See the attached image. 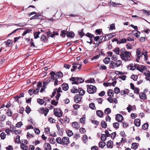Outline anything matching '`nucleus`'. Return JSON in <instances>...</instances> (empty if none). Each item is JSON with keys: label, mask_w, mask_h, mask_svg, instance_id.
I'll list each match as a JSON object with an SVG mask.
<instances>
[{"label": "nucleus", "mask_w": 150, "mask_h": 150, "mask_svg": "<svg viewBox=\"0 0 150 150\" xmlns=\"http://www.w3.org/2000/svg\"><path fill=\"white\" fill-rule=\"evenodd\" d=\"M87 91L90 94H93L96 92V88L95 86L91 85H87Z\"/></svg>", "instance_id": "f257e3e1"}, {"label": "nucleus", "mask_w": 150, "mask_h": 150, "mask_svg": "<svg viewBox=\"0 0 150 150\" xmlns=\"http://www.w3.org/2000/svg\"><path fill=\"white\" fill-rule=\"evenodd\" d=\"M72 68L71 69V71L72 72L74 71L77 69L78 70L81 69L82 66L81 64H79L77 62H75L72 64Z\"/></svg>", "instance_id": "f03ea898"}, {"label": "nucleus", "mask_w": 150, "mask_h": 150, "mask_svg": "<svg viewBox=\"0 0 150 150\" xmlns=\"http://www.w3.org/2000/svg\"><path fill=\"white\" fill-rule=\"evenodd\" d=\"M131 55L130 52L126 51L123 55H121V58L124 61H127L129 58H130Z\"/></svg>", "instance_id": "7ed1b4c3"}, {"label": "nucleus", "mask_w": 150, "mask_h": 150, "mask_svg": "<svg viewBox=\"0 0 150 150\" xmlns=\"http://www.w3.org/2000/svg\"><path fill=\"white\" fill-rule=\"evenodd\" d=\"M54 115L59 117H61L63 114L62 111L59 109L54 108Z\"/></svg>", "instance_id": "20e7f679"}, {"label": "nucleus", "mask_w": 150, "mask_h": 150, "mask_svg": "<svg viewBox=\"0 0 150 150\" xmlns=\"http://www.w3.org/2000/svg\"><path fill=\"white\" fill-rule=\"evenodd\" d=\"M39 112L41 114H44L45 116H46L48 112H49V110L47 108H45V109L44 108H41L38 110Z\"/></svg>", "instance_id": "39448f33"}, {"label": "nucleus", "mask_w": 150, "mask_h": 150, "mask_svg": "<svg viewBox=\"0 0 150 150\" xmlns=\"http://www.w3.org/2000/svg\"><path fill=\"white\" fill-rule=\"evenodd\" d=\"M69 143V138L67 137H64L62 139V144L67 145Z\"/></svg>", "instance_id": "423d86ee"}, {"label": "nucleus", "mask_w": 150, "mask_h": 150, "mask_svg": "<svg viewBox=\"0 0 150 150\" xmlns=\"http://www.w3.org/2000/svg\"><path fill=\"white\" fill-rule=\"evenodd\" d=\"M146 67L142 65L140 66H139L137 65V69L139 70V71L141 72H143V71L146 69Z\"/></svg>", "instance_id": "0eeeda50"}, {"label": "nucleus", "mask_w": 150, "mask_h": 150, "mask_svg": "<svg viewBox=\"0 0 150 150\" xmlns=\"http://www.w3.org/2000/svg\"><path fill=\"white\" fill-rule=\"evenodd\" d=\"M74 98L75 102L78 103L81 101L82 97L80 95L77 94L74 97Z\"/></svg>", "instance_id": "6e6552de"}, {"label": "nucleus", "mask_w": 150, "mask_h": 150, "mask_svg": "<svg viewBox=\"0 0 150 150\" xmlns=\"http://www.w3.org/2000/svg\"><path fill=\"white\" fill-rule=\"evenodd\" d=\"M116 119L118 122H121L123 120V117L122 115L117 114L116 116Z\"/></svg>", "instance_id": "1a4fd4ad"}, {"label": "nucleus", "mask_w": 150, "mask_h": 150, "mask_svg": "<svg viewBox=\"0 0 150 150\" xmlns=\"http://www.w3.org/2000/svg\"><path fill=\"white\" fill-rule=\"evenodd\" d=\"M140 98L142 100H145L146 98V96L144 93L141 92L139 93Z\"/></svg>", "instance_id": "9d476101"}, {"label": "nucleus", "mask_w": 150, "mask_h": 150, "mask_svg": "<svg viewBox=\"0 0 150 150\" xmlns=\"http://www.w3.org/2000/svg\"><path fill=\"white\" fill-rule=\"evenodd\" d=\"M6 47H10L12 45L13 41L10 40H8L6 41L5 42Z\"/></svg>", "instance_id": "9b49d317"}, {"label": "nucleus", "mask_w": 150, "mask_h": 150, "mask_svg": "<svg viewBox=\"0 0 150 150\" xmlns=\"http://www.w3.org/2000/svg\"><path fill=\"white\" fill-rule=\"evenodd\" d=\"M107 146L108 148H112L113 147V143L111 140L108 142Z\"/></svg>", "instance_id": "f8f14e48"}, {"label": "nucleus", "mask_w": 150, "mask_h": 150, "mask_svg": "<svg viewBox=\"0 0 150 150\" xmlns=\"http://www.w3.org/2000/svg\"><path fill=\"white\" fill-rule=\"evenodd\" d=\"M134 124L136 126L139 127L140 124V120L139 119H137L135 120Z\"/></svg>", "instance_id": "ddd939ff"}, {"label": "nucleus", "mask_w": 150, "mask_h": 150, "mask_svg": "<svg viewBox=\"0 0 150 150\" xmlns=\"http://www.w3.org/2000/svg\"><path fill=\"white\" fill-rule=\"evenodd\" d=\"M62 87L63 90L66 91L69 88V86L67 84H63L62 85Z\"/></svg>", "instance_id": "4468645a"}, {"label": "nucleus", "mask_w": 150, "mask_h": 150, "mask_svg": "<svg viewBox=\"0 0 150 150\" xmlns=\"http://www.w3.org/2000/svg\"><path fill=\"white\" fill-rule=\"evenodd\" d=\"M72 126L74 128L76 129H78L79 128V126L77 122H73Z\"/></svg>", "instance_id": "2eb2a0df"}, {"label": "nucleus", "mask_w": 150, "mask_h": 150, "mask_svg": "<svg viewBox=\"0 0 150 150\" xmlns=\"http://www.w3.org/2000/svg\"><path fill=\"white\" fill-rule=\"evenodd\" d=\"M96 113L98 116L100 117H102L103 116V113L100 110H98L96 111Z\"/></svg>", "instance_id": "dca6fc26"}, {"label": "nucleus", "mask_w": 150, "mask_h": 150, "mask_svg": "<svg viewBox=\"0 0 150 150\" xmlns=\"http://www.w3.org/2000/svg\"><path fill=\"white\" fill-rule=\"evenodd\" d=\"M111 5H111H112V6L114 7L116 6V5H121V4L120 3H116L113 1H110L109 2V5Z\"/></svg>", "instance_id": "f3484780"}, {"label": "nucleus", "mask_w": 150, "mask_h": 150, "mask_svg": "<svg viewBox=\"0 0 150 150\" xmlns=\"http://www.w3.org/2000/svg\"><path fill=\"white\" fill-rule=\"evenodd\" d=\"M142 54L141 51L139 50V49H137L136 52V55L138 59H139L142 56Z\"/></svg>", "instance_id": "a211bd4d"}, {"label": "nucleus", "mask_w": 150, "mask_h": 150, "mask_svg": "<svg viewBox=\"0 0 150 150\" xmlns=\"http://www.w3.org/2000/svg\"><path fill=\"white\" fill-rule=\"evenodd\" d=\"M132 33L133 35L137 37L139 36L140 33L137 30H133Z\"/></svg>", "instance_id": "6ab92c4d"}, {"label": "nucleus", "mask_w": 150, "mask_h": 150, "mask_svg": "<svg viewBox=\"0 0 150 150\" xmlns=\"http://www.w3.org/2000/svg\"><path fill=\"white\" fill-rule=\"evenodd\" d=\"M84 79L81 78L77 77L76 78V81L77 82L78 84L79 83H81L84 82Z\"/></svg>", "instance_id": "aec40b11"}, {"label": "nucleus", "mask_w": 150, "mask_h": 150, "mask_svg": "<svg viewBox=\"0 0 150 150\" xmlns=\"http://www.w3.org/2000/svg\"><path fill=\"white\" fill-rule=\"evenodd\" d=\"M50 82V79H48L46 81H44L43 82V88H46V85Z\"/></svg>", "instance_id": "412c9836"}, {"label": "nucleus", "mask_w": 150, "mask_h": 150, "mask_svg": "<svg viewBox=\"0 0 150 150\" xmlns=\"http://www.w3.org/2000/svg\"><path fill=\"white\" fill-rule=\"evenodd\" d=\"M59 121H60L61 122L62 121H64L65 123L67 124V123H68L69 122V118H68L67 117H65L64 118V119L61 118L60 119Z\"/></svg>", "instance_id": "4be33fe9"}, {"label": "nucleus", "mask_w": 150, "mask_h": 150, "mask_svg": "<svg viewBox=\"0 0 150 150\" xmlns=\"http://www.w3.org/2000/svg\"><path fill=\"white\" fill-rule=\"evenodd\" d=\"M45 148L46 150H50L51 149L50 145L48 143H46L45 145Z\"/></svg>", "instance_id": "5701e85b"}, {"label": "nucleus", "mask_w": 150, "mask_h": 150, "mask_svg": "<svg viewBox=\"0 0 150 150\" xmlns=\"http://www.w3.org/2000/svg\"><path fill=\"white\" fill-rule=\"evenodd\" d=\"M74 35V34L73 32H69L67 33V36L69 37L73 38Z\"/></svg>", "instance_id": "b1692460"}, {"label": "nucleus", "mask_w": 150, "mask_h": 150, "mask_svg": "<svg viewBox=\"0 0 150 150\" xmlns=\"http://www.w3.org/2000/svg\"><path fill=\"white\" fill-rule=\"evenodd\" d=\"M21 147L23 150H27L28 149V146L23 143L21 144Z\"/></svg>", "instance_id": "393cba45"}, {"label": "nucleus", "mask_w": 150, "mask_h": 150, "mask_svg": "<svg viewBox=\"0 0 150 150\" xmlns=\"http://www.w3.org/2000/svg\"><path fill=\"white\" fill-rule=\"evenodd\" d=\"M78 92H79L80 96H83L85 93V91L83 90L82 88H79L78 89Z\"/></svg>", "instance_id": "a878e982"}, {"label": "nucleus", "mask_w": 150, "mask_h": 150, "mask_svg": "<svg viewBox=\"0 0 150 150\" xmlns=\"http://www.w3.org/2000/svg\"><path fill=\"white\" fill-rule=\"evenodd\" d=\"M137 65H136L135 64L132 63L130 64L129 67L132 70H134L135 69V68L137 69Z\"/></svg>", "instance_id": "bb28decb"}, {"label": "nucleus", "mask_w": 150, "mask_h": 150, "mask_svg": "<svg viewBox=\"0 0 150 150\" xmlns=\"http://www.w3.org/2000/svg\"><path fill=\"white\" fill-rule=\"evenodd\" d=\"M76 78H77V77H72L70 79V80L71 81H73V82L72 83V84H78L77 82L76 81Z\"/></svg>", "instance_id": "cd10ccee"}, {"label": "nucleus", "mask_w": 150, "mask_h": 150, "mask_svg": "<svg viewBox=\"0 0 150 150\" xmlns=\"http://www.w3.org/2000/svg\"><path fill=\"white\" fill-rule=\"evenodd\" d=\"M105 143L104 142H101L99 144V146L101 148H103L105 146Z\"/></svg>", "instance_id": "c85d7f7f"}, {"label": "nucleus", "mask_w": 150, "mask_h": 150, "mask_svg": "<svg viewBox=\"0 0 150 150\" xmlns=\"http://www.w3.org/2000/svg\"><path fill=\"white\" fill-rule=\"evenodd\" d=\"M105 64H108L110 61V59L108 57H106L103 60Z\"/></svg>", "instance_id": "c756f323"}, {"label": "nucleus", "mask_w": 150, "mask_h": 150, "mask_svg": "<svg viewBox=\"0 0 150 150\" xmlns=\"http://www.w3.org/2000/svg\"><path fill=\"white\" fill-rule=\"evenodd\" d=\"M138 147V144L136 143H132V148L134 149H136Z\"/></svg>", "instance_id": "7c9ffc66"}, {"label": "nucleus", "mask_w": 150, "mask_h": 150, "mask_svg": "<svg viewBox=\"0 0 150 150\" xmlns=\"http://www.w3.org/2000/svg\"><path fill=\"white\" fill-rule=\"evenodd\" d=\"M89 107L92 110H95L96 108L95 104L93 103H90L89 105Z\"/></svg>", "instance_id": "2f4dec72"}, {"label": "nucleus", "mask_w": 150, "mask_h": 150, "mask_svg": "<svg viewBox=\"0 0 150 150\" xmlns=\"http://www.w3.org/2000/svg\"><path fill=\"white\" fill-rule=\"evenodd\" d=\"M113 91L112 90H109L108 92V95L109 96H112L113 95Z\"/></svg>", "instance_id": "473e14b6"}, {"label": "nucleus", "mask_w": 150, "mask_h": 150, "mask_svg": "<svg viewBox=\"0 0 150 150\" xmlns=\"http://www.w3.org/2000/svg\"><path fill=\"white\" fill-rule=\"evenodd\" d=\"M78 89L77 88L75 87H74L72 88L71 89V92L74 93H75L78 92Z\"/></svg>", "instance_id": "72a5a7b5"}, {"label": "nucleus", "mask_w": 150, "mask_h": 150, "mask_svg": "<svg viewBox=\"0 0 150 150\" xmlns=\"http://www.w3.org/2000/svg\"><path fill=\"white\" fill-rule=\"evenodd\" d=\"M110 65V67L113 69H114L115 67H117L115 64V62H114L112 61H111Z\"/></svg>", "instance_id": "f704fd0d"}, {"label": "nucleus", "mask_w": 150, "mask_h": 150, "mask_svg": "<svg viewBox=\"0 0 150 150\" xmlns=\"http://www.w3.org/2000/svg\"><path fill=\"white\" fill-rule=\"evenodd\" d=\"M55 74V73L53 71L51 72L50 74L51 75V76L50 77V79L54 80L55 79L54 76Z\"/></svg>", "instance_id": "c9c22d12"}, {"label": "nucleus", "mask_w": 150, "mask_h": 150, "mask_svg": "<svg viewBox=\"0 0 150 150\" xmlns=\"http://www.w3.org/2000/svg\"><path fill=\"white\" fill-rule=\"evenodd\" d=\"M111 112V110L109 108H106L104 111V113L106 114H108L110 113Z\"/></svg>", "instance_id": "e433bc0d"}, {"label": "nucleus", "mask_w": 150, "mask_h": 150, "mask_svg": "<svg viewBox=\"0 0 150 150\" xmlns=\"http://www.w3.org/2000/svg\"><path fill=\"white\" fill-rule=\"evenodd\" d=\"M101 126L103 128H105L107 127V123L104 121H102L101 123Z\"/></svg>", "instance_id": "4c0bfd02"}, {"label": "nucleus", "mask_w": 150, "mask_h": 150, "mask_svg": "<svg viewBox=\"0 0 150 150\" xmlns=\"http://www.w3.org/2000/svg\"><path fill=\"white\" fill-rule=\"evenodd\" d=\"M113 51L116 54H119L120 53V49L118 47H116L113 50Z\"/></svg>", "instance_id": "58836bf2"}, {"label": "nucleus", "mask_w": 150, "mask_h": 150, "mask_svg": "<svg viewBox=\"0 0 150 150\" xmlns=\"http://www.w3.org/2000/svg\"><path fill=\"white\" fill-rule=\"evenodd\" d=\"M6 135L4 132H2L1 133L0 136L1 139H4L6 137Z\"/></svg>", "instance_id": "ea45409f"}, {"label": "nucleus", "mask_w": 150, "mask_h": 150, "mask_svg": "<svg viewBox=\"0 0 150 150\" xmlns=\"http://www.w3.org/2000/svg\"><path fill=\"white\" fill-rule=\"evenodd\" d=\"M115 35L114 33H110L108 34L107 35L105 36V38H106L107 37H108L109 39L111 38Z\"/></svg>", "instance_id": "a19ab883"}, {"label": "nucleus", "mask_w": 150, "mask_h": 150, "mask_svg": "<svg viewBox=\"0 0 150 150\" xmlns=\"http://www.w3.org/2000/svg\"><path fill=\"white\" fill-rule=\"evenodd\" d=\"M122 63V62L121 60H117L116 62H115V64L117 67H119L120 66L121 64Z\"/></svg>", "instance_id": "79ce46f5"}, {"label": "nucleus", "mask_w": 150, "mask_h": 150, "mask_svg": "<svg viewBox=\"0 0 150 150\" xmlns=\"http://www.w3.org/2000/svg\"><path fill=\"white\" fill-rule=\"evenodd\" d=\"M40 40L44 42H45L47 40V38L46 36L42 35L41 38Z\"/></svg>", "instance_id": "37998d69"}, {"label": "nucleus", "mask_w": 150, "mask_h": 150, "mask_svg": "<svg viewBox=\"0 0 150 150\" xmlns=\"http://www.w3.org/2000/svg\"><path fill=\"white\" fill-rule=\"evenodd\" d=\"M143 13L144 14L146 15H150V11H148L145 10H142Z\"/></svg>", "instance_id": "c03bdc74"}, {"label": "nucleus", "mask_w": 150, "mask_h": 150, "mask_svg": "<svg viewBox=\"0 0 150 150\" xmlns=\"http://www.w3.org/2000/svg\"><path fill=\"white\" fill-rule=\"evenodd\" d=\"M67 135L69 137L71 136L73 134L72 131L71 130H67Z\"/></svg>", "instance_id": "a18cd8bd"}, {"label": "nucleus", "mask_w": 150, "mask_h": 150, "mask_svg": "<svg viewBox=\"0 0 150 150\" xmlns=\"http://www.w3.org/2000/svg\"><path fill=\"white\" fill-rule=\"evenodd\" d=\"M148 124L147 123H145L142 126L143 129L145 130L147 129L148 127Z\"/></svg>", "instance_id": "49530a36"}, {"label": "nucleus", "mask_w": 150, "mask_h": 150, "mask_svg": "<svg viewBox=\"0 0 150 150\" xmlns=\"http://www.w3.org/2000/svg\"><path fill=\"white\" fill-rule=\"evenodd\" d=\"M40 32L39 31L35 33L34 34L35 38L37 39L38 38H39V35H40Z\"/></svg>", "instance_id": "de8ad7c7"}, {"label": "nucleus", "mask_w": 150, "mask_h": 150, "mask_svg": "<svg viewBox=\"0 0 150 150\" xmlns=\"http://www.w3.org/2000/svg\"><path fill=\"white\" fill-rule=\"evenodd\" d=\"M83 29H82L81 30L79 31V35L82 38V36L84 35V34L83 31Z\"/></svg>", "instance_id": "09e8293b"}, {"label": "nucleus", "mask_w": 150, "mask_h": 150, "mask_svg": "<svg viewBox=\"0 0 150 150\" xmlns=\"http://www.w3.org/2000/svg\"><path fill=\"white\" fill-rule=\"evenodd\" d=\"M86 35L90 38H92L94 37V35H93L89 33H87L86 34Z\"/></svg>", "instance_id": "8fccbe9b"}, {"label": "nucleus", "mask_w": 150, "mask_h": 150, "mask_svg": "<svg viewBox=\"0 0 150 150\" xmlns=\"http://www.w3.org/2000/svg\"><path fill=\"white\" fill-rule=\"evenodd\" d=\"M32 30H28V29H27L26 30H25L24 31V32L22 34V35L23 36H24V35H26V34L28 33H30V31H32Z\"/></svg>", "instance_id": "3c124183"}, {"label": "nucleus", "mask_w": 150, "mask_h": 150, "mask_svg": "<svg viewBox=\"0 0 150 150\" xmlns=\"http://www.w3.org/2000/svg\"><path fill=\"white\" fill-rule=\"evenodd\" d=\"M37 102L40 105H42L44 103V101L41 99L38 98L37 100Z\"/></svg>", "instance_id": "603ef678"}, {"label": "nucleus", "mask_w": 150, "mask_h": 150, "mask_svg": "<svg viewBox=\"0 0 150 150\" xmlns=\"http://www.w3.org/2000/svg\"><path fill=\"white\" fill-rule=\"evenodd\" d=\"M107 136L105 134H102L101 136V139L103 141H105L106 139Z\"/></svg>", "instance_id": "864d4df0"}, {"label": "nucleus", "mask_w": 150, "mask_h": 150, "mask_svg": "<svg viewBox=\"0 0 150 150\" xmlns=\"http://www.w3.org/2000/svg\"><path fill=\"white\" fill-rule=\"evenodd\" d=\"M56 141L58 143L62 144V139H61V138H57L56 139Z\"/></svg>", "instance_id": "5fc2aeb1"}, {"label": "nucleus", "mask_w": 150, "mask_h": 150, "mask_svg": "<svg viewBox=\"0 0 150 150\" xmlns=\"http://www.w3.org/2000/svg\"><path fill=\"white\" fill-rule=\"evenodd\" d=\"M113 126L115 128H118L119 124L118 122H116L113 123Z\"/></svg>", "instance_id": "6e6d98bb"}, {"label": "nucleus", "mask_w": 150, "mask_h": 150, "mask_svg": "<svg viewBox=\"0 0 150 150\" xmlns=\"http://www.w3.org/2000/svg\"><path fill=\"white\" fill-rule=\"evenodd\" d=\"M35 90L30 89L28 91V93L30 95H32L33 93L35 94Z\"/></svg>", "instance_id": "4d7b16f0"}, {"label": "nucleus", "mask_w": 150, "mask_h": 150, "mask_svg": "<svg viewBox=\"0 0 150 150\" xmlns=\"http://www.w3.org/2000/svg\"><path fill=\"white\" fill-rule=\"evenodd\" d=\"M126 47L128 49H131L132 48V45L130 43H128L126 45Z\"/></svg>", "instance_id": "13d9d810"}, {"label": "nucleus", "mask_w": 150, "mask_h": 150, "mask_svg": "<svg viewBox=\"0 0 150 150\" xmlns=\"http://www.w3.org/2000/svg\"><path fill=\"white\" fill-rule=\"evenodd\" d=\"M56 140L54 138H51L50 141V143L54 144L55 143Z\"/></svg>", "instance_id": "bf43d9fd"}, {"label": "nucleus", "mask_w": 150, "mask_h": 150, "mask_svg": "<svg viewBox=\"0 0 150 150\" xmlns=\"http://www.w3.org/2000/svg\"><path fill=\"white\" fill-rule=\"evenodd\" d=\"M114 92L116 93H119L120 92V89L117 87H115L114 89Z\"/></svg>", "instance_id": "052dcab7"}, {"label": "nucleus", "mask_w": 150, "mask_h": 150, "mask_svg": "<svg viewBox=\"0 0 150 150\" xmlns=\"http://www.w3.org/2000/svg\"><path fill=\"white\" fill-rule=\"evenodd\" d=\"M7 115L8 116H11L12 115V112L10 110H8L6 112Z\"/></svg>", "instance_id": "680f3d73"}, {"label": "nucleus", "mask_w": 150, "mask_h": 150, "mask_svg": "<svg viewBox=\"0 0 150 150\" xmlns=\"http://www.w3.org/2000/svg\"><path fill=\"white\" fill-rule=\"evenodd\" d=\"M88 140L87 136L86 135H84L83 137V141L84 143H86Z\"/></svg>", "instance_id": "e2e57ef3"}, {"label": "nucleus", "mask_w": 150, "mask_h": 150, "mask_svg": "<svg viewBox=\"0 0 150 150\" xmlns=\"http://www.w3.org/2000/svg\"><path fill=\"white\" fill-rule=\"evenodd\" d=\"M62 75V74L60 72L57 73L56 75V78H59V77H61Z\"/></svg>", "instance_id": "0e129e2a"}, {"label": "nucleus", "mask_w": 150, "mask_h": 150, "mask_svg": "<svg viewBox=\"0 0 150 150\" xmlns=\"http://www.w3.org/2000/svg\"><path fill=\"white\" fill-rule=\"evenodd\" d=\"M79 131L82 134H84L86 132V130L85 129L83 128H81L79 129Z\"/></svg>", "instance_id": "69168bd1"}, {"label": "nucleus", "mask_w": 150, "mask_h": 150, "mask_svg": "<svg viewBox=\"0 0 150 150\" xmlns=\"http://www.w3.org/2000/svg\"><path fill=\"white\" fill-rule=\"evenodd\" d=\"M20 137L19 135H17L16 137V139L15 141L16 143H18L20 141Z\"/></svg>", "instance_id": "338daca9"}, {"label": "nucleus", "mask_w": 150, "mask_h": 150, "mask_svg": "<svg viewBox=\"0 0 150 150\" xmlns=\"http://www.w3.org/2000/svg\"><path fill=\"white\" fill-rule=\"evenodd\" d=\"M131 78L134 81H136L138 78V76L136 75H132L131 76Z\"/></svg>", "instance_id": "774afa93"}]
</instances>
